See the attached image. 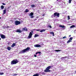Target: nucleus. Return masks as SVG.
I'll return each instance as SVG.
<instances>
[{"label": "nucleus", "mask_w": 76, "mask_h": 76, "mask_svg": "<svg viewBox=\"0 0 76 76\" xmlns=\"http://www.w3.org/2000/svg\"><path fill=\"white\" fill-rule=\"evenodd\" d=\"M67 18H68V20L70 19V16H68Z\"/></svg>", "instance_id": "nucleus-37"}, {"label": "nucleus", "mask_w": 76, "mask_h": 76, "mask_svg": "<svg viewBox=\"0 0 76 76\" xmlns=\"http://www.w3.org/2000/svg\"><path fill=\"white\" fill-rule=\"evenodd\" d=\"M16 32H19L20 33H21V32H22V31L19 29H18L17 30Z\"/></svg>", "instance_id": "nucleus-15"}, {"label": "nucleus", "mask_w": 76, "mask_h": 76, "mask_svg": "<svg viewBox=\"0 0 76 76\" xmlns=\"http://www.w3.org/2000/svg\"><path fill=\"white\" fill-rule=\"evenodd\" d=\"M4 8V6H3V5H2L1 6V10H3Z\"/></svg>", "instance_id": "nucleus-21"}, {"label": "nucleus", "mask_w": 76, "mask_h": 76, "mask_svg": "<svg viewBox=\"0 0 76 76\" xmlns=\"http://www.w3.org/2000/svg\"><path fill=\"white\" fill-rule=\"evenodd\" d=\"M47 0H43V1H44V2H46V1H47Z\"/></svg>", "instance_id": "nucleus-40"}, {"label": "nucleus", "mask_w": 76, "mask_h": 76, "mask_svg": "<svg viewBox=\"0 0 76 76\" xmlns=\"http://www.w3.org/2000/svg\"><path fill=\"white\" fill-rule=\"evenodd\" d=\"M33 15H34V13H33V12H31L28 15L29 16H31L30 17V18H33L34 17V16H33Z\"/></svg>", "instance_id": "nucleus-7"}, {"label": "nucleus", "mask_w": 76, "mask_h": 76, "mask_svg": "<svg viewBox=\"0 0 76 76\" xmlns=\"http://www.w3.org/2000/svg\"><path fill=\"white\" fill-rule=\"evenodd\" d=\"M18 62V60L17 59H14L11 61V64L12 65L16 64H17Z\"/></svg>", "instance_id": "nucleus-2"}, {"label": "nucleus", "mask_w": 76, "mask_h": 76, "mask_svg": "<svg viewBox=\"0 0 76 76\" xmlns=\"http://www.w3.org/2000/svg\"><path fill=\"white\" fill-rule=\"evenodd\" d=\"M35 0V1H37L38 0Z\"/></svg>", "instance_id": "nucleus-48"}, {"label": "nucleus", "mask_w": 76, "mask_h": 76, "mask_svg": "<svg viewBox=\"0 0 76 76\" xmlns=\"http://www.w3.org/2000/svg\"><path fill=\"white\" fill-rule=\"evenodd\" d=\"M59 27H60V28H66V26H64L60 25Z\"/></svg>", "instance_id": "nucleus-14"}, {"label": "nucleus", "mask_w": 76, "mask_h": 76, "mask_svg": "<svg viewBox=\"0 0 76 76\" xmlns=\"http://www.w3.org/2000/svg\"><path fill=\"white\" fill-rule=\"evenodd\" d=\"M64 58H66V57H62L61 58V59H64Z\"/></svg>", "instance_id": "nucleus-32"}, {"label": "nucleus", "mask_w": 76, "mask_h": 76, "mask_svg": "<svg viewBox=\"0 0 76 76\" xmlns=\"http://www.w3.org/2000/svg\"><path fill=\"white\" fill-rule=\"evenodd\" d=\"M35 31H40V32H43L45 31V29H42L41 30L40 29H35Z\"/></svg>", "instance_id": "nucleus-4"}, {"label": "nucleus", "mask_w": 76, "mask_h": 76, "mask_svg": "<svg viewBox=\"0 0 76 76\" xmlns=\"http://www.w3.org/2000/svg\"><path fill=\"white\" fill-rule=\"evenodd\" d=\"M60 3V0H57L56 2L55 3L57 4H59Z\"/></svg>", "instance_id": "nucleus-13"}, {"label": "nucleus", "mask_w": 76, "mask_h": 76, "mask_svg": "<svg viewBox=\"0 0 76 76\" xmlns=\"http://www.w3.org/2000/svg\"><path fill=\"white\" fill-rule=\"evenodd\" d=\"M45 14H43L42 15V16H45Z\"/></svg>", "instance_id": "nucleus-42"}, {"label": "nucleus", "mask_w": 76, "mask_h": 76, "mask_svg": "<svg viewBox=\"0 0 76 76\" xmlns=\"http://www.w3.org/2000/svg\"><path fill=\"white\" fill-rule=\"evenodd\" d=\"M6 28H10V26H7V27H6Z\"/></svg>", "instance_id": "nucleus-39"}, {"label": "nucleus", "mask_w": 76, "mask_h": 76, "mask_svg": "<svg viewBox=\"0 0 76 76\" xmlns=\"http://www.w3.org/2000/svg\"><path fill=\"white\" fill-rule=\"evenodd\" d=\"M1 17H0V19H1Z\"/></svg>", "instance_id": "nucleus-50"}, {"label": "nucleus", "mask_w": 76, "mask_h": 76, "mask_svg": "<svg viewBox=\"0 0 76 76\" xmlns=\"http://www.w3.org/2000/svg\"><path fill=\"white\" fill-rule=\"evenodd\" d=\"M73 74H76V71L74 72Z\"/></svg>", "instance_id": "nucleus-41"}, {"label": "nucleus", "mask_w": 76, "mask_h": 76, "mask_svg": "<svg viewBox=\"0 0 76 76\" xmlns=\"http://www.w3.org/2000/svg\"><path fill=\"white\" fill-rule=\"evenodd\" d=\"M49 6H50V5H49Z\"/></svg>", "instance_id": "nucleus-55"}, {"label": "nucleus", "mask_w": 76, "mask_h": 76, "mask_svg": "<svg viewBox=\"0 0 76 76\" xmlns=\"http://www.w3.org/2000/svg\"><path fill=\"white\" fill-rule=\"evenodd\" d=\"M74 4H75V6H76V3L75 2H74Z\"/></svg>", "instance_id": "nucleus-44"}, {"label": "nucleus", "mask_w": 76, "mask_h": 76, "mask_svg": "<svg viewBox=\"0 0 76 76\" xmlns=\"http://www.w3.org/2000/svg\"><path fill=\"white\" fill-rule=\"evenodd\" d=\"M67 38V37L66 36H64L63 37V39H64L65 38Z\"/></svg>", "instance_id": "nucleus-34"}, {"label": "nucleus", "mask_w": 76, "mask_h": 76, "mask_svg": "<svg viewBox=\"0 0 76 76\" xmlns=\"http://www.w3.org/2000/svg\"><path fill=\"white\" fill-rule=\"evenodd\" d=\"M34 47H41L42 46L41 45H38V44H36V45H34Z\"/></svg>", "instance_id": "nucleus-10"}, {"label": "nucleus", "mask_w": 76, "mask_h": 76, "mask_svg": "<svg viewBox=\"0 0 76 76\" xmlns=\"http://www.w3.org/2000/svg\"><path fill=\"white\" fill-rule=\"evenodd\" d=\"M50 34H53V36H54V33L53 32H50Z\"/></svg>", "instance_id": "nucleus-23"}, {"label": "nucleus", "mask_w": 76, "mask_h": 76, "mask_svg": "<svg viewBox=\"0 0 76 76\" xmlns=\"http://www.w3.org/2000/svg\"><path fill=\"white\" fill-rule=\"evenodd\" d=\"M72 42V41L69 40L67 42V44H68V43H69V42Z\"/></svg>", "instance_id": "nucleus-20"}, {"label": "nucleus", "mask_w": 76, "mask_h": 76, "mask_svg": "<svg viewBox=\"0 0 76 76\" xmlns=\"http://www.w3.org/2000/svg\"><path fill=\"white\" fill-rule=\"evenodd\" d=\"M48 28H52V27H51V26H50V25L48 26Z\"/></svg>", "instance_id": "nucleus-28"}, {"label": "nucleus", "mask_w": 76, "mask_h": 76, "mask_svg": "<svg viewBox=\"0 0 76 76\" xmlns=\"http://www.w3.org/2000/svg\"><path fill=\"white\" fill-rule=\"evenodd\" d=\"M56 17V16H55V15L54 14V15H53L52 16H51V18H54Z\"/></svg>", "instance_id": "nucleus-27"}, {"label": "nucleus", "mask_w": 76, "mask_h": 76, "mask_svg": "<svg viewBox=\"0 0 76 76\" xmlns=\"http://www.w3.org/2000/svg\"><path fill=\"white\" fill-rule=\"evenodd\" d=\"M22 22H23L22 21H21Z\"/></svg>", "instance_id": "nucleus-54"}, {"label": "nucleus", "mask_w": 76, "mask_h": 76, "mask_svg": "<svg viewBox=\"0 0 76 76\" xmlns=\"http://www.w3.org/2000/svg\"><path fill=\"white\" fill-rule=\"evenodd\" d=\"M38 12H40V11H38Z\"/></svg>", "instance_id": "nucleus-51"}, {"label": "nucleus", "mask_w": 76, "mask_h": 76, "mask_svg": "<svg viewBox=\"0 0 76 76\" xmlns=\"http://www.w3.org/2000/svg\"><path fill=\"white\" fill-rule=\"evenodd\" d=\"M15 25H20V22L18 20H16L15 22Z\"/></svg>", "instance_id": "nucleus-5"}, {"label": "nucleus", "mask_w": 76, "mask_h": 76, "mask_svg": "<svg viewBox=\"0 0 76 76\" xmlns=\"http://www.w3.org/2000/svg\"><path fill=\"white\" fill-rule=\"evenodd\" d=\"M36 18H38V17H37Z\"/></svg>", "instance_id": "nucleus-49"}, {"label": "nucleus", "mask_w": 76, "mask_h": 76, "mask_svg": "<svg viewBox=\"0 0 76 76\" xmlns=\"http://www.w3.org/2000/svg\"><path fill=\"white\" fill-rule=\"evenodd\" d=\"M51 68V66H49L47 67L46 69L44 70L45 72H50V70H49L50 69V68Z\"/></svg>", "instance_id": "nucleus-3"}, {"label": "nucleus", "mask_w": 76, "mask_h": 76, "mask_svg": "<svg viewBox=\"0 0 76 76\" xmlns=\"http://www.w3.org/2000/svg\"><path fill=\"white\" fill-rule=\"evenodd\" d=\"M58 5L59 6H60L61 7V6H62V5H61V4H58Z\"/></svg>", "instance_id": "nucleus-35"}, {"label": "nucleus", "mask_w": 76, "mask_h": 76, "mask_svg": "<svg viewBox=\"0 0 76 76\" xmlns=\"http://www.w3.org/2000/svg\"><path fill=\"white\" fill-rule=\"evenodd\" d=\"M7 49L8 50H10L11 49V48L10 47H8L7 48Z\"/></svg>", "instance_id": "nucleus-24"}, {"label": "nucleus", "mask_w": 76, "mask_h": 76, "mask_svg": "<svg viewBox=\"0 0 76 76\" xmlns=\"http://www.w3.org/2000/svg\"><path fill=\"white\" fill-rule=\"evenodd\" d=\"M31 6L32 7H35V6L34 5H31Z\"/></svg>", "instance_id": "nucleus-29"}, {"label": "nucleus", "mask_w": 76, "mask_h": 76, "mask_svg": "<svg viewBox=\"0 0 76 76\" xmlns=\"http://www.w3.org/2000/svg\"><path fill=\"white\" fill-rule=\"evenodd\" d=\"M15 45H16V44L14 43L11 46V47H15Z\"/></svg>", "instance_id": "nucleus-17"}, {"label": "nucleus", "mask_w": 76, "mask_h": 76, "mask_svg": "<svg viewBox=\"0 0 76 76\" xmlns=\"http://www.w3.org/2000/svg\"><path fill=\"white\" fill-rule=\"evenodd\" d=\"M0 35L2 39H4L6 38V37H5V35L2 34H0Z\"/></svg>", "instance_id": "nucleus-9"}, {"label": "nucleus", "mask_w": 76, "mask_h": 76, "mask_svg": "<svg viewBox=\"0 0 76 76\" xmlns=\"http://www.w3.org/2000/svg\"><path fill=\"white\" fill-rule=\"evenodd\" d=\"M61 51V50H56L55 51H56V52H58V51Z\"/></svg>", "instance_id": "nucleus-25"}, {"label": "nucleus", "mask_w": 76, "mask_h": 76, "mask_svg": "<svg viewBox=\"0 0 76 76\" xmlns=\"http://www.w3.org/2000/svg\"><path fill=\"white\" fill-rule=\"evenodd\" d=\"M39 35L36 34L34 35V37L36 38V37H39Z\"/></svg>", "instance_id": "nucleus-18"}, {"label": "nucleus", "mask_w": 76, "mask_h": 76, "mask_svg": "<svg viewBox=\"0 0 76 76\" xmlns=\"http://www.w3.org/2000/svg\"><path fill=\"white\" fill-rule=\"evenodd\" d=\"M75 25H73L71 26L70 27V28H75Z\"/></svg>", "instance_id": "nucleus-19"}, {"label": "nucleus", "mask_w": 76, "mask_h": 76, "mask_svg": "<svg viewBox=\"0 0 76 76\" xmlns=\"http://www.w3.org/2000/svg\"><path fill=\"white\" fill-rule=\"evenodd\" d=\"M41 45L42 46V45H44V44H43V43H42L41 45Z\"/></svg>", "instance_id": "nucleus-38"}, {"label": "nucleus", "mask_w": 76, "mask_h": 76, "mask_svg": "<svg viewBox=\"0 0 76 76\" xmlns=\"http://www.w3.org/2000/svg\"><path fill=\"white\" fill-rule=\"evenodd\" d=\"M41 74H42V75H45V73H44V72H40Z\"/></svg>", "instance_id": "nucleus-26"}, {"label": "nucleus", "mask_w": 76, "mask_h": 76, "mask_svg": "<svg viewBox=\"0 0 76 76\" xmlns=\"http://www.w3.org/2000/svg\"><path fill=\"white\" fill-rule=\"evenodd\" d=\"M34 20V21H35V20H37V19H35Z\"/></svg>", "instance_id": "nucleus-46"}, {"label": "nucleus", "mask_w": 76, "mask_h": 76, "mask_svg": "<svg viewBox=\"0 0 76 76\" xmlns=\"http://www.w3.org/2000/svg\"><path fill=\"white\" fill-rule=\"evenodd\" d=\"M32 35H33L32 33L31 32H30L28 36V38H32Z\"/></svg>", "instance_id": "nucleus-8"}, {"label": "nucleus", "mask_w": 76, "mask_h": 76, "mask_svg": "<svg viewBox=\"0 0 76 76\" xmlns=\"http://www.w3.org/2000/svg\"><path fill=\"white\" fill-rule=\"evenodd\" d=\"M72 39H73V37H70L69 39V40H71V41H72Z\"/></svg>", "instance_id": "nucleus-31"}, {"label": "nucleus", "mask_w": 76, "mask_h": 76, "mask_svg": "<svg viewBox=\"0 0 76 76\" xmlns=\"http://www.w3.org/2000/svg\"><path fill=\"white\" fill-rule=\"evenodd\" d=\"M29 12V10H28V9H26V12Z\"/></svg>", "instance_id": "nucleus-30"}, {"label": "nucleus", "mask_w": 76, "mask_h": 76, "mask_svg": "<svg viewBox=\"0 0 76 76\" xmlns=\"http://www.w3.org/2000/svg\"><path fill=\"white\" fill-rule=\"evenodd\" d=\"M39 76V74H36L33 75V76Z\"/></svg>", "instance_id": "nucleus-22"}, {"label": "nucleus", "mask_w": 76, "mask_h": 76, "mask_svg": "<svg viewBox=\"0 0 76 76\" xmlns=\"http://www.w3.org/2000/svg\"><path fill=\"white\" fill-rule=\"evenodd\" d=\"M54 15L55 16H57V18H59L60 16V14L58 12H55L54 13Z\"/></svg>", "instance_id": "nucleus-6"}, {"label": "nucleus", "mask_w": 76, "mask_h": 76, "mask_svg": "<svg viewBox=\"0 0 76 76\" xmlns=\"http://www.w3.org/2000/svg\"><path fill=\"white\" fill-rule=\"evenodd\" d=\"M0 40H1V38H0Z\"/></svg>", "instance_id": "nucleus-53"}, {"label": "nucleus", "mask_w": 76, "mask_h": 76, "mask_svg": "<svg viewBox=\"0 0 76 76\" xmlns=\"http://www.w3.org/2000/svg\"><path fill=\"white\" fill-rule=\"evenodd\" d=\"M17 75H18V74H13V76H17Z\"/></svg>", "instance_id": "nucleus-33"}, {"label": "nucleus", "mask_w": 76, "mask_h": 76, "mask_svg": "<svg viewBox=\"0 0 76 76\" xmlns=\"http://www.w3.org/2000/svg\"><path fill=\"white\" fill-rule=\"evenodd\" d=\"M30 49V48L29 47H27L25 49H24L20 51L19 52V54H23V53H26V51H29Z\"/></svg>", "instance_id": "nucleus-1"}, {"label": "nucleus", "mask_w": 76, "mask_h": 76, "mask_svg": "<svg viewBox=\"0 0 76 76\" xmlns=\"http://www.w3.org/2000/svg\"><path fill=\"white\" fill-rule=\"evenodd\" d=\"M3 74H4V73H3L0 72V75H3Z\"/></svg>", "instance_id": "nucleus-36"}, {"label": "nucleus", "mask_w": 76, "mask_h": 76, "mask_svg": "<svg viewBox=\"0 0 76 76\" xmlns=\"http://www.w3.org/2000/svg\"><path fill=\"white\" fill-rule=\"evenodd\" d=\"M69 37H71V35H69Z\"/></svg>", "instance_id": "nucleus-47"}, {"label": "nucleus", "mask_w": 76, "mask_h": 76, "mask_svg": "<svg viewBox=\"0 0 76 76\" xmlns=\"http://www.w3.org/2000/svg\"><path fill=\"white\" fill-rule=\"evenodd\" d=\"M75 32V33H76V32H75V31H74Z\"/></svg>", "instance_id": "nucleus-52"}, {"label": "nucleus", "mask_w": 76, "mask_h": 76, "mask_svg": "<svg viewBox=\"0 0 76 76\" xmlns=\"http://www.w3.org/2000/svg\"><path fill=\"white\" fill-rule=\"evenodd\" d=\"M6 10H5L3 11V14H6Z\"/></svg>", "instance_id": "nucleus-16"}, {"label": "nucleus", "mask_w": 76, "mask_h": 76, "mask_svg": "<svg viewBox=\"0 0 76 76\" xmlns=\"http://www.w3.org/2000/svg\"><path fill=\"white\" fill-rule=\"evenodd\" d=\"M36 55H37L38 56H40L41 54V53L40 52H38L36 53Z\"/></svg>", "instance_id": "nucleus-12"}, {"label": "nucleus", "mask_w": 76, "mask_h": 76, "mask_svg": "<svg viewBox=\"0 0 76 76\" xmlns=\"http://www.w3.org/2000/svg\"><path fill=\"white\" fill-rule=\"evenodd\" d=\"M22 30L23 31H24L27 32L28 31V29L26 27H24L22 29Z\"/></svg>", "instance_id": "nucleus-11"}, {"label": "nucleus", "mask_w": 76, "mask_h": 76, "mask_svg": "<svg viewBox=\"0 0 76 76\" xmlns=\"http://www.w3.org/2000/svg\"><path fill=\"white\" fill-rule=\"evenodd\" d=\"M2 4H3V5H6V4L4 3H3Z\"/></svg>", "instance_id": "nucleus-45"}, {"label": "nucleus", "mask_w": 76, "mask_h": 76, "mask_svg": "<svg viewBox=\"0 0 76 76\" xmlns=\"http://www.w3.org/2000/svg\"><path fill=\"white\" fill-rule=\"evenodd\" d=\"M34 57H37V55H34Z\"/></svg>", "instance_id": "nucleus-43"}]
</instances>
